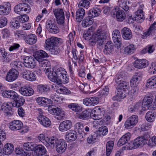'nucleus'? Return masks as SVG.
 <instances>
[{"label":"nucleus","instance_id":"1","mask_svg":"<svg viewBox=\"0 0 156 156\" xmlns=\"http://www.w3.org/2000/svg\"><path fill=\"white\" fill-rule=\"evenodd\" d=\"M106 32L99 30L92 36V39L90 41V44L92 45L95 44L97 42L98 44L101 46L106 38Z\"/></svg>","mask_w":156,"mask_h":156},{"label":"nucleus","instance_id":"2","mask_svg":"<svg viewBox=\"0 0 156 156\" xmlns=\"http://www.w3.org/2000/svg\"><path fill=\"white\" fill-rule=\"evenodd\" d=\"M50 113L54 115L58 116L55 118L58 120H61L65 116V112L59 108L55 107L53 105H49L48 108Z\"/></svg>","mask_w":156,"mask_h":156},{"label":"nucleus","instance_id":"3","mask_svg":"<svg viewBox=\"0 0 156 156\" xmlns=\"http://www.w3.org/2000/svg\"><path fill=\"white\" fill-rule=\"evenodd\" d=\"M59 79H61V83H68L69 78L66 71L63 68H59L55 71Z\"/></svg>","mask_w":156,"mask_h":156},{"label":"nucleus","instance_id":"4","mask_svg":"<svg viewBox=\"0 0 156 156\" xmlns=\"http://www.w3.org/2000/svg\"><path fill=\"white\" fill-rule=\"evenodd\" d=\"M138 118L137 115H133L127 119L124 123L125 128L127 129L133 128L137 124Z\"/></svg>","mask_w":156,"mask_h":156},{"label":"nucleus","instance_id":"5","mask_svg":"<svg viewBox=\"0 0 156 156\" xmlns=\"http://www.w3.org/2000/svg\"><path fill=\"white\" fill-rule=\"evenodd\" d=\"M30 7L28 4L20 3L14 7V11L18 14H23V12L28 13L30 11Z\"/></svg>","mask_w":156,"mask_h":156},{"label":"nucleus","instance_id":"6","mask_svg":"<svg viewBox=\"0 0 156 156\" xmlns=\"http://www.w3.org/2000/svg\"><path fill=\"white\" fill-rule=\"evenodd\" d=\"M54 15L56 19L57 23L62 24L64 23L65 16L63 9L58 8L53 10Z\"/></svg>","mask_w":156,"mask_h":156},{"label":"nucleus","instance_id":"7","mask_svg":"<svg viewBox=\"0 0 156 156\" xmlns=\"http://www.w3.org/2000/svg\"><path fill=\"white\" fill-rule=\"evenodd\" d=\"M62 40L60 38L52 37L46 40L45 47L49 50L50 48L60 44L62 42Z\"/></svg>","mask_w":156,"mask_h":156},{"label":"nucleus","instance_id":"8","mask_svg":"<svg viewBox=\"0 0 156 156\" xmlns=\"http://www.w3.org/2000/svg\"><path fill=\"white\" fill-rule=\"evenodd\" d=\"M119 8H114L111 12V14L113 17H116L118 21H122L125 17L126 15L123 11L119 10Z\"/></svg>","mask_w":156,"mask_h":156},{"label":"nucleus","instance_id":"9","mask_svg":"<svg viewBox=\"0 0 156 156\" xmlns=\"http://www.w3.org/2000/svg\"><path fill=\"white\" fill-rule=\"evenodd\" d=\"M34 57L26 56L23 58V64L28 68H34L36 66V60Z\"/></svg>","mask_w":156,"mask_h":156},{"label":"nucleus","instance_id":"10","mask_svg":"<svg viewBox=\"0 0 156 156\" xmlns=\"http://www.w3.org/2000/svg\"><path fill=\"white\" fill-rule=\"evenodd\" d=\"M103 111L102 108L96 106L91 112L90 116L94 119H100L103 115Z\"/></svg>","mask_w":156,"mask_h":156},{"label":"nucleus","instance_id":"11","mask_svg":"<svg viewBox=\"0 0 156 156\" xmlns=\"http://www.w3.org/2000/svg\"><path fill=\"white\" fill-rule=\"evenodd\" d=\"M112 39L114 45L117 48L120 47L121 44V37L120 32L118 30H115L113 31Z\"/></svg>","mask_w":156,"mask_h":156},{"label":"nucleus","instance_id":"12","mask_svg":"<svg viewBox=\"0 0 156 156\" xmlns=\"http://www.w3.org/2000/svg\"><path fill=\"white\" fill-rule=\"evenodd\" d=\"M153 100V98L151 95L146 96L144 98L141 103L142 109L145 111L149 108Z\"/></svg>","mask_w":156,"mask_h":156},{"label":"nucleus","instance_id":"13","mask_svg":"<svg viewBox=\"0 0 156 156\" xmlns=\"http://www.w3.org/2000/svg\"><path fill=\"white\" fill-rule=\"evenodd\" d=\"M46 28L50 32L52 33L57 34L59 31V29L55 23L51 20H47L46 23Z\"/></svg>","mask_w":156,"mask_h":156},{"label":"nucleus","instance_id":"14","mask_svg":"<svg viewBox=\"0 0 156 156\" xmlns=\"http://www.w3.org/2000/svg\"><path fill=\"white\" fill-rule=\"evenodd\" d=\"M18 75L19 73L17 70L12 69L8 72L5 77V80L8 82H12L17 78Z\"/></svg>","mask_w":156,"mask_h":156},{"label":"nucleus","instance_id":"15","mask_svg":"<svg viewBox=\"0 0 156 156\" xmlns=\"http://www.w3.org/2000/svg\"><path fill=\"white\" fill-rule=\"evenodd\" d=\"M23 78L27 80L34 81L36 80L37 77L33 72L29 70H25L22 73Z\"/></svg>","mask_w":156,"mask_h":156},{"label":"nucleus","instance_id":"16","mask_svg":"<svg viewBox=\"0 0 156 156\" xmlns=\"http://www.w3.org/2000/svg\"><path fill=\"white\" fill-rule=\"evenodd\" d=\"M20 93L26 96H30L33 95L34 92L32 88L29 86H23L19 89Z\"/></svg>","mask_w":156,"mask_h":156},{"label":"nucleus","instance_id":"17","mask_svg":"<svg viewBox=\"0 0 156 156\" xmlns=\"http://www.w3.org/2000/svg\"><path fill=\"white\" fill-rule=\"evenodd\" d=\"M117 93L115 96L112 98L114 101H120V99H123L125 98L127 94L126 90L116 88Z\"/></svg>","mask_w":156,"mask_h":156},{"label":"nucleus","instance_id":"18","mask_svg":"<svg viewBox=\"0 0 156 156\" xmlns=\"http://www.w3.org/2000/svg\"><path fill=\"white\" fill-rule=\"evenodd\" d=\"M72 126V122L66 120L61 122L59 124L58 129L61 132H65L69 130Z\"/></svg>","mask_w":156,"mask_h":156},{"label":"nucleus","instance_id":"19","mask_svg":"<svg viewBox=\"0 0 156 156\" xmlns=\"http://www.w3.org/2000/svg\"><path fill=\"white\" fill-rule=\"evenodd\" d=\"M148 65L147 60L145 59H137L134 63V66L138 69H143L145 68Z\"/></svg>","mask_w":156,"mask_h":156},{"label":"nucleus","instance_id":"20","mask_svg":"<svg viewBox=\"0 0 156 156\" xmlns=\"http://www.w3.org/2000/svg\"><path fill=\"white\" fill-rule=\"evenodd\" d=\"M23 126L22 122L19 120H14L10 122L9 128L12 130H17L21 129Z\"/></svg>","mask_w":156,"mask_h":156},{"label":"nucleus","instance_id":"21","mask_svg":"<svg viewBox=\"0 0 156 156\" xmlns=\"http://www.w3.org/2000/svg\"><path fill=\"white\" fill-rule=\"evenodd\" d=\"M65 137L67 142H71L76 139L77 134L75 131L71 130L66 132Z\"/></svg>","mask_w":156,"mask_h":156},{"label":"nucleus","instance_id":"22","mask_svg":"<svg viewBox=\"0 0 156 156\" xmlns=\"http://www.w3.org/2000/svg\"><path fill=\"white\" fill-rule=\"evenodd\" d=\"M67 147L66 142L62 140H60L58 144L56 145V149L57 152L62 154L65 151Z\"/></svg>","mask_w":156,"mask_h":156},{"label":"nucleus","instance_id":"23","mask_svg":"<svg viewBox=\"0 0 156 156\" xmlns=\"http://www.w3.org/2000/svg\"><path fill=\"white\" fill-rule=\"evenodd\" d=\"M121 34L123 39L127 40L130 39L133 36L131 30L129 28L126 27H124L122 29Z\"/></svg>","mask_w":156,"mask_h":156},{"label":"nucleus","instance_id":"24","mask_svg":"<svg viewBox=\"0 0 156 156\" xmlns=\"http://www.w3.org/2000/svg\"><path fill=\"white\" fill-rule=\"evenodd\" d=\"M142 75L140 72L136 73L130 80L131 85L133 87L137 86L141 79Z\"/></svg>","mask_w":156,"mask_h":156},{"label":"nucleus","instance_id":"25","mask_svg":"<svg viewBox=\"0 0 156 156\" xmlns=\"http://www.w3.org/2000/svg\"><path fill=\"white\" fill-rule=\"evenodd\" d=\"M10 10L11 5L9 3L0 5V15H6L9 13Z\"/></svg>","mask_w":156,"mask_h":156},{"label":"nucleus","instance_id":"26","mask_svg":"<svg viewBox=\"0 0 156 156\" xmlns=\"http://www.w3.org/2000/svg\"><path fill=\"white\" fill-rule=\"evenodd\" d=\"M35 59L38 61H41L44 58L48 57V54L45 51L40 50L36 51L34 55Z\"/></svg>","mask_w":156,"mask_h":156},{"label":"nucleus","instance_id":"27","mask_svg":"<svg viewBox=\"0 0 156 156\" xmlns=\"http://www.w3.org/2000/svg\"><path fill=\"white\" fill-rule=\"evenodd\" d=\"M133 143L134 148H136L139 147H142L147 143V140L143 136L138 137L134 140Z\"/></svg>","mask_w":156,"mask_h":156},{"label":"nucleus","instance_id":"28","mask_svg":"<svg viewBox=\"0 0 156 156\" xmlns=\"http://www.w3.org/2000/svg\"><path fill=\"white\" fill-rule=\"evenodd\" d=\"M131 137V134L130 133L128 132L122 136L119 140L118 145L121 146L127 143L130 140Z\"/></svg>","mask_w":156,"mask_h":156},{"label":"nucleus","instance_id":"29","mask_svg":"<svg viewBox=\"0 0 156 156\" xmlns=\"http://www.w3.org/2000/svg\"><path fill=\"white\" fill-rule=\"evenodd\" d=\"M35 156L42 155L46 153V150L44 146L40 144L35 146L34 150Z\"/></svg>","mask_w":156,"mask_h":156},{"label":"nucleus","instance_id":"30","mask_svg":"<svg viewBox=\"0 0 156 156\" xmlns=\"http://www.w3.org/2000/svg\"><path fill=\"white\" fill-rule=\"evenodd\" d=\"M36 101L39 105L43 106H45L51 104L53 101L50 99L43 97L38 98L36 100Z\"/></svg>","mask_w":156,"mask_h":156},{"label":"nucleus","instance_id":"31","mask_svg":"<svg viewBox=\"0 0 156 156\" xmlns=\"http://www.w3.org/2000/svg\"><path fill=\"white\" fill-rule=\"evenodd\" d=\"M39 122L44 126L48 127L51 124V122L49 119L43 115H39L37 117Z\"/></svg>","mask_w":156,"mask_h":156},{"label":"nucleus","instance_id":"32","mask_svg":"<svg viewBox=\"0 0 156 156\" xmlns=\"http://www.w3.org/2000/svg\"><path fill=\"white\" fill-rule=\"evenodd\" d=\"M156 31V22H154L152 24L148 29L144 33V37L153 35Z\"/></svg>","mask_w":156,"mask_h":156},{"label":"nucleus","instance_id":"33","mask_svg":"<svg viewBox=\"0 0 156 156\" xmlns=\"http://www.w3.org/2000/svg\"><path fill=\"white\" fill-rule=\"evenodd\" d=\"M37 40V37L35 34H28L25 42L28 44L32 45L36 42Z\"/></svg>","mask_w":156,"mask_h":156},{"label":"nucleus","instance_id":"34","mask_svg":"<svg viewBox=\"0 0 156 156\" xmlns=\"http://www.w3.org/2000/svg\"><path fill=\"white\" fill-rule=\"evenodd\" d=\"M55 71L50 72L48 74V77L50 80L52 82L59 85L62 84L61 79H59L57 76L55 74Z\"/></svg>","mask_w":156,"mask_h":156},{"label":"nucleus","instance_id":"35","mask_svg":"<svg viewBox=\"0 0 156 156\" xmlns=\"http://www.w3.org/2000/svg\"><path fill=\"white\" fill-rule=\"evenodd\" d=\"M142 108L141 103L138 102L136 103L131 105L128 108V111L130 112H137Z\"/></svg>","mask_w":156,"mask_h":156},{"label":"nucleus","instance_id":"36","mask_svg":"<svg viewBox=\"0 0 156 156\" xmlns=\"http://www.w3.org/2000/svg\"><path fill=\"white\" fill-rule=\"evenodd\" d=\"M135 19L139 23L142 22L144 20L145 17L142 10H138L135 13Z\"/></svg>","mask_w":156,"mask_h":156},{"label":"nucleus","instance_id":"37","mask_svg":"<svg viewBox=\"0 0 156 156\" xmlns=\"http://www.w3.org/2000/svg\"><path fill=\"white\" fill-rule=\"evenodd\" d=\"M146 86L151 89L156 88V76H152L148 80Z\"/></svg>","mask_w":156,"mask_h":156},{"label":"nucleus","instance_id":"38","mask_svg":"<svg viewBox=\"0 0 156 156\" xmlns=\"http://www.w3.org/2000/svg\"><path fill=\"white\" fill-rule=\"evenodd\" d=\"M85 11L82 8L78 9L76 12V19L78 22H80L84 16Z\"/></svg>","mask_w":156,"mask_h":156},{"label":"nucleus","instance_id":"39","mask_svg":"<svg viewBox=\"0 0 156 156\" xmlns=\"http://www.w3.org/2000/svg\"><path fill=\"white\" fill-rule=\"evenodd\" d=\"M108 132L107 127L105 126H102L99 127L98 130L95 133L96 134L98 137L103 136L107 134Z\"/></svg>","mask_w":156,"mask_h":156},{"label":"nucleus","instance_id":"40","mask_svg":"<svg viewBox=\"0 0 156 156\" xmlns=\"http://www.w3.org/2000/svg\"><path fill=\"white\" fill-rule=\"evenodd\" d=\"M14 150V146L11 143L6 144L4 147L3 153L6 155L11 154Z\"/></svg>","mask_w":156,"mask_h":156},{"label":"nucleus","instance_id":"41","mask_svg":"<svg viewBox=\"0 0 156 156\" xmlns=\"http://www.w3.org/2000/svg\"><path fill=\"white\" fill-rule=\"evenodd\" d=\"M90 111L89 109H86L85 110L80 113L78 115V118L81 119L86 120L90 117Z\"/></svg>","mask_w":156,"mask_h":156},{"label":"nucleus","instance_id":"42","mask_svg":"<svg viewBox=\"0 0 156 156\" xmlns=\"http://www.w3.org/2000/svg\"><path fill=\"white\" fill-rule=\"evenodd\" d=\"M93 20L90 16L86 17L83 20L82 25L84 27H86L91 25L93 23Z\"/></svg>","mask_w":156,"mask_h":156},{"label":"nucleus","instance_id":"43","mask_svg":"<svg viewBox=\"0 0 156 156\" xmlns=\"http://www.w3.org/2000/svg\"><path fill=\"white\" fill-rule=\"evenodd\" d=\"M135 49L136 47L134 44H130L125 47L124 52L126 54H131L134 52Z\"/></svg>","mask_w":156,"mask_h":156},{"label":"nucleus","instance_id":"44","mask_svg":"<svg viewBox=\"0 0 156 156\" xmlns=\"http://www.w3.org/2000/svg\"><path fill=\"white\" fill-rule=\"evenodd\" d=\"M25 102V100L22 96L18 97L13 102V104L14 107H19L23 105Z\"/></svg>","mask_w":156,"mask_h":156},{"label":"nucleus","instance_id":"45","mask_svg":"<svg viewBox=\"0 0 156 156\" xmlns=\"http://www.w3.org/2000/svg\"><path fill=\"white\" fill-rule=\"evenodd\" d=\"M63 49L62 47L58 46L57 45L51 48H50L49 50L51 54L57 55L60 53Z\"/></svg>","mask_w":156,"mask_h":156},{"label":"nucleus","instance_id":"46","mask_svg":"<svg viewBox=\"0 0 156 156\" xmlns=\"http://www.w3.org/2000/svg\"><path fill=\"white\" fill-rule=\"evenodd\" d=\"M92 1L93 0H81L78 4V6L87 9L90 7V2Z\"/></svg>","mask_w":156,"mask_h":156},{"label":"nucleus","instance_id":"47","mask_svg":"<svg viewBox=\"0 0 156 156\" xmlns=\"http://www.w3.org/2000/svg\"><path fill=\"white\" fill-rule=\"evenodd\" d=\"M114 142L113 141L110 140L108 141L106 145V156H109L113 148Z\"/></svg>","mask_w":156,"mask_h":156},{"label":"nucleus","instance_id":"48","mask_svg":"<svg viewBox=\"0 0 156 156\" xmlns=\"http://www.w3.org/2000/svg\"><path fill=\"white\" fill-rule=\"evenodd\" d=\"M156 116V115L153 112L151 111H149L146 113L145 118L148 122H151L154 120Z\"/></svg>","mask_w":156,"mask_h":156},{"label":"nucleus","instance_id":"49","mask_svg":"<svg viewBox=\"0 0 156 156\" xmlns=\"http://www.w3.org/2000/svg\"><path fill=\"white\" fill-rule=\"evenodd\" d=\"M101 10L97 8H94L90 10V16L92 18L93 17L98 16L101 12Z\"/></svg>","mask_w":156,"mask_h":156},{"label":"nucleus","instance_id":"50","mask_svg":"<svg viewBox=\"0 0 156 156\" xmlns=\"http://www.w3.org/2000/svg\"><path fill=\"white\" fill-rule=\"evenodd\" d=\"M37 89L40 93L42 94L49 91L50 87L47 85H39L37 86Z\"/></svg>","mask_w":156,"mask_h":156},{"label":"nucleus","instance_id":"51","mask_svg":"<svg viewBox=\"0 0 156 156\" xmlns=\"http://www.w3.org/2000/svg\"><path fill=\"white\" fill-rule=\"evenodd\" d=\"M139 88L137 86L133 87L129 92V95L132 99H134L137 96Z\"/></svg>","mask_w":156,"mask_h":156},{"label":"nucleus","instance_id":"52","mask_svg":"<svg viewBox=\"0 0 156 156\" xmlns=\"http://www.w3.org/2000/svg\"><path fill=\"white\" fill-rule=\"evenodd\" d=\"M38 140L41 142H42L45 145H47L48 144V137L46 136L44 134H41L38 136Z\"/></svg>","mask_w":156,"mask_h":156},{"label":"nucleus","instance_id":"53","mask_svg":"<svg viewBox=\"0 0 156 156\" xmlns=\"http://www.w3.org/2000/svg\"><path fill=\"white\" fill-rule=\"evenodd\" d=\"M148 146L152 147L156 146V136H154L149 140H147V143Z\"/></svg>","mask_w":156,"mask_h":156},{"label":"nucleus","instance_id":"54","mask_svg":"<svg viewBox=\"0 0 156 156\" xmlns=\"http://www.w3.org/2000/svg\"><path fill=\"white\" fill-rule=\"evenodd\" d=\"M24 148L27 151L33 150L35 147V144L32 142H27L25 143L23 145Z\"/></svg>","mask_w":156,"mask_h":156},{"label":"nucleus","instance_id":"55","mask_svg":"<svg viewBox=\"0 0 156 156\" xmlns=\"http://www.w3.org/2000/svg\"><path fill=\"white\" fill-rule=\"evenodd\" d=\"M113 45L111 41H109L108 42L105 46L104 51L105 50L108 53L111 52L113 49Z\"/></svg>","mask_w":156,"mask_h":156},{"label":"nucleus","instance_id":"56","mask_svg":"<svg viewBox=\"0 0 156 156\" xmlns=\"http://www.w3.org/2000/svg\"><path fill=\"white\" fill-rule=\"evenodd\" d=\"M57 92L59 93L62 94H69L70 93V91L66 87L61 86L57 89Z\"/></svg>","mask_w":156,"mask_h":156},{"label":"nucleus","instance_id":"57","mask_svg":"<svg viewBox=\"0 0 156 156\" xmlns=\"http://www.w3.org/2000/svg\"><path fill=\"white\" fill-rule=\"evenodd\" d=\"M68 107L75 112H79L81 111V108L76 103H71L68 105Z\"/></svg>","mask_w":156,"mask_h":156},{"label":"nucleus","instance_id":"58","mask_svg":"<svg viewBox=\"0 0 156 156\" xmlns=\"http://www.w3.org/2000/svg\"><path fill=\"white\" fill-rule=\"evenodd\" d=\"M109 89L107 87H105L104 88L101 89L98 93V96L101 97L103 96L107 95L108 93Z\"/></svg>","mask_w":156,"mask_h":156},{"label":"nucleus","instance_id":"59","mask_svg":"<svg viewBox=\"0 0 156 156\" xmlns=\"http://www.w3.org/2000/svg\"><path fill=\"white\" fill-rule=\"evenodd\" d=\"M123 72H120L116 75L115 77V81L117 83L119 84L120 83L124 81L125 77L123 76Z\"/></svg>","mask_w":156,"mask_h":156},{"label":"nucleus","instance_id":"60","mask_svg":"<svg viewBox=\"0 0 156 156\" xmlns=\"http://www.w3.org/2000/svg\"><path fill=\"white\" fill-rule=\"evenodd\" d=\"M12 107H14L13 102L4 103L2 105V110H5L7 109L9 110H10L12 109Z\"/></svg>","mask_w":156,"mask_h":156},{"label":"nucleus","instance_id":"61","mask_svg":"<svg viewBox=\"0 0 156 156\" xmlns=\"http://www.w3.org/2000/svg\"><path fill=\"white\" fill-rule=\"evenodd\" d=\"M48 141L47 142L48 144L46 145L47 146L50 145H52L53 146H54L55 145H56L57 144L59 141V140H58L57 138L54 137L48 138Z\"/></svg>","mask_w":156,"mask_h":156},{"label":"nucleus","instance_id":"62","mask_svg":"<svg viewBox=\"0 0 156 156\" xmlns=\"http://www.w3.org/2000/svg\"><path fill=\"white\" fill-rule=\"evenodd\" d=\"M0 52L2 55V57L3 58V61L5 62H9V59L8 57V54L5 51V49L3 48H0Z\"/></svg>","mask_w":156,"mask_h":156},{"label":"nucleus","instance_id":"63","mask_svg":"<svg viewBox=\"0 0 156 156\" xmlns=\"http://www.w3.org/2000/svg\"><path fill=\"white\" fill-rule=\"evenodd\" d=\"M129 87V83L124 81L121 83H120L119 84L117 88L126 90V89H127Z\"/></svg>","mask_w":156,"mask_h":156},{"label":"nucleus","instance_id":"64","mask_svg":"<svg viewBox=\"0 0 156 156\" xmlns=\"http://www.w3.org/2000/svg\"><path fill=\"white\" fill-rule=\"evenodd\" d=\"M98 137L95 133L93 135L89 136L87 138V141L89 144H93L96 141Z\"/></svg>","mask_w":156,"mask_h":156}]
</instances>
